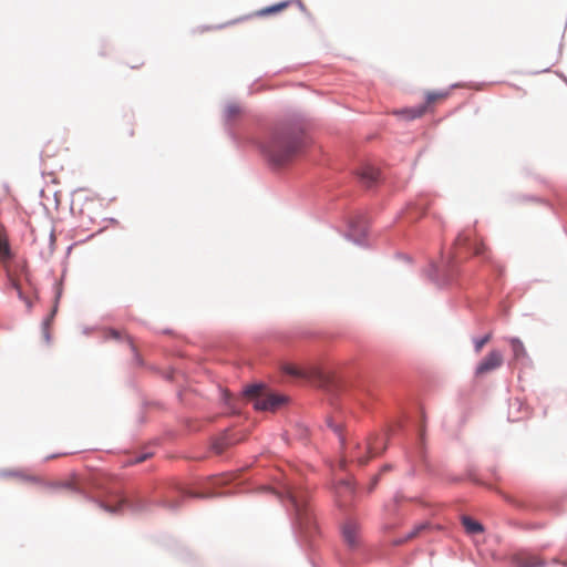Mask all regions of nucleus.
Returning <instances> with one entry per match:
<instances>
[{"mask_svg": "<svg viewBox=\"0 0 567 567\" xmlns=\"http://www.w3.org/2000/svg\"><path fill=\"white\" fill-rule=\"evenodd\" d=\"M231 444V441L228 439V436H223L220 439H218L215 443H214V450L216 451V453L220 454L225 451V449L227 446H229Z\"/></svg>", "mask_w": 567, "mask_h": 567, "instance_id": "19", "label": "nucleus"}, {"mask_svg": "<svg viewBox=\"0 0 567 567\" xmlns=\"http://www.w3.org/2000/svg\"><path fill=\"white\" fill-rule=\"evenodd\" d=\"M358 174L362 183H364L367 186H370L378 179L379 171L372 166L367 165L362 167Z\"/></svg>", "mask_w": 567, "mask_h": 567, "instance_id": "13", "label": "nucleus"}, {"mask_svg": "<svg viewBox=\"0 0 567 567\" xmlns=\"http://www.w3.org/2000/svg\"><path fill=\"white\" fill-rule=\"evenodd\" d=\"M127 503V499L124 498V497H121L117 502V505L115 506H112L110 504H106V505H103L104 509L112 513V514H115V513H118L122 511L123 506L126 505Z\"/></svg>", "mask_w": 567, "mask_h": 567, "instance_id": "20", "label": "nucleus"}, {"mask_svg": "<svg viewBox=\"0 0 567 567\" xmlns=\"http://www.w3.org/2000/svg\"><path fill=\"white\" fill-rule=\"evenodd\" d=\"M288 497L295 508L296 520L299 528L307 535H311L316 527L315 519L311 511L308 506L307 498L302 492L297 489H290Z\"/></svg>", "mask_w": 567, "mask_h": 567, "instance_id": "4", "label": "nucleus"}, {"mask_svg": "<svg viewBox=\"0 0 567 567\" xmlns=\"http://www.w3.org/2000/svg\"><path fill=\"white\" fill-rule=\"evenodd\" d=\"M512 563L515 567H544L546 565L542 557L527 551L513 555Z\"/></svg>", "mask_w": 567, "mask_h": 567, "instance_id": "8", "label": "nucleus"}, {"mask_svg": "<svg viewBox=\"0 0 567 567\" xmlns=\"http://www.w3.org/2000/svg\"><path fill=\"white\" fill-rule=\"evenodd\" d=\"M126 340H127L128 346H130V348L132 349V351H134V352H135V346L133 344L132 339H131L130 337H126Z\"/></svg>", "mask_w": 567, "mask_h": 567, "instance_id": "25", "label": "nucleus"}, {"mask_svg": "<svg viewBox=\"0 0 567 567\" xmlns=\"http://www.w3.org/2000/svg\"><path fill=\"white\" fill-rule=\"evenodd\" d=\"M342 537L349 547H357L360 543L358 524L353 520L346 522L342 526Z\"/></svg>", "mask_w": 567, "mask_h": 567, "instance_id": "9", "label": "nucleus"}, {"mask_svg": "<svg viewBox=\"0 0 567 567\" xmlns=\"http://www.w3.org/2000/svg\"><path fill=\"white\" fill-rule=\"evenodd\" d=\"M368 452H369V456L368 457H361V458L358 460L360 465H365L371 457H373V456L379 454L375 442H369L368 443Z\"/></svg>", "mask_w": 567, "mask_h": 567, "instance_id": "18", "label": "nucleus"}, {"mask_svg": "<svg viewBox=\"0 0 567 567\" xmlns=\"http://www.w3.org/2000/svg\"><path fill=\"white\" fill-rule=\"evenodd\" d=\"M504 363V355L501 350H491L477 364L475 375L482 377L497 370Z\"/></svg>", "mask_w": 567, "mask_h": 567, "instance_id": "7", "label": "nucleus"}, {"mask_svg": "<svg viewBox=\"0 0 567 567\" xmlns=\"http://www.w3.org/2000/svg\"><path fill=\"white\" fill-rule=\"evenodd\" d=\"M378 480H379V476H375V477L372 480V483H371V485H370V487H369V491H370V492H371V491H373V488L377 486V484H378Z\"/></svg>", "mask_w": 567, "mask_h": 567, "instance_id": "24", "label": "nucleus"}, {"mask_svg": "<svg viewBox=\"0 0 567 567\" xmlns=\"http://www.w3.org/2000/svg\"><path fill=\"white\" fill-rule=\"evenodd\" d=\"M491 338H492V333H487L483 338L475 339L474 340L475 352L480 353L482 351V349L484 348V346L489 342Z\"/></svg>", "mask_w": 567, "mask_h": 567, "instance_id": "21", "label": "nucleus"}, {"mask_svg": "<svg viewBox=\"0 0 567 567\" xmlns=\"http://www.w3.org/2000/svg\"><path fill=\"white\" fill-rule=\"evenodd\" d=\"M353 494V487L350 482L342 481L337 486V495L338 497H347Z\"/></svg>", "mask_w": 567, "mask_h": 567, "instance_id": "17", "label": "nucleus"}, {"mask_svg": "<svg viewBox=\"0 0 567 567\" xmlns=\"http://www.w3.org/2000/svg\"><path fill=\"white\" fill-rule=\"evenodd\" d=\"M106 337L113 338V339H120L122 337V332H120L117 330H110V331H107Z\"/></svg>", "mask_w": 567, "mask_h": 567, "instance_id": "23", "label": "nucleus"}, {"mask_svg": "<svg viewBox=\"0 0 567 567\" xmlns=\"http://www.w3.org/2000/svg\"><path fill=\"white\" fill-rule=\"evenodd\" d=\"M506 340L513 352V362H519L527 358L526 348L520 339L513 337Z\"/></svg>", "mask_w": 567, "mask_h": 567, "instance_id": "11", "label": "nucleus"}, {"mask_svg": "<svg viewBox=\"0 0 567 567\" xmlns=\"http://www.w3.org/2000/svg\"><path fill=\"white\" fill-rule=\"evenodd\" d=\"M290 4V1H281L277 4H274V6H270V7H266L264 9H261L259 11V14L260 16H268V14H274V13H278L282 10H285L286 8H288Z\"/></svg>", "mask_w": 567, "mask_h": 567, "instance_id": "16", "label": "nucleus"}, {"mask_svg": "<svg viewBox=\"0 0 567 567\" xmlns=\"http://www.w3.org/2000/svg\"><path fill=\"white\" fill-rule=\"evenodd\" d=\"M390 470V466L389 465H385L381 472H385V471H389Z\"/></svg>", "mask_w": 567, "mask_h": 567, "instance_id": "27", "label": "nucleus"}, {"mask_svg": "<svg viewBox=\"0 0 567 567\" xmlns=\"http://www.w3.org/2000/svg\"><path fill=\"white\" fill-rule=\"evenodd\" d=\"M455 246L472 250L475 256H481L485 260L491 259V251L484 241L476 234L474 226L463 229L455 239Z\"/></svg>", "mask_w": 567, "mask_h": 567, "instance_id": "5", "label": "nucleus"}, {"mask_svg": "<svg viewBox=\"0 0 567 567\" xmlns=\"http://www.w3.org/2000/svg\"><path fill=\"white\" fill-rule=\"evenodd\" d=\"M244 395L247 400L252 402L256 410L260 411L276 412L288 402V396L271 392L261 385L248 386Z\"/></svg>", "mask_w": 567, "mask_h": 567, "instance_id": "3", "label": "nucleus"}, {"mask_svg": "<svg viewBox=\"0 0 567 567\" xmlns=\"http://www.w3.org/2000/svg\"><path fill=\"white\" fill-rule=\"evenodd\" d=\"M2 267L6 270L10 286L17 290L18 297L25 302L28 308H31V301L24 295L25 288L32 286L27 260L22 257H13L6 261Z\"/></svg>", "mask_w": 567, "mask_h": 567, "instance_id": "2", "label": "nucleus"}, {"mask_svg": "<svg viewBox=\"0 0 567 567\" xmlns=\"http://www.w3.org/2000/svg\"><path fill=\"white\" fill-rule=\"evenodd\" d=\"M11 248L9 245L7 234L0 228V264L3 265L6 261L12 259Z\"/></svg>", "mask_w": 567, "mask_h": 567, "instance_id": "12", "label": "nucleus"}, {"mask_svg": "<svg viewBox=\"0 0 567 567\" xmlns=\"http://www.w3.org/2000/svg\"><path fill=\"white\" fill-rule=\"evenodd\" d=\"M451 94V90H442V91H429L425 94V104L420 105L417 107L403 110L401 113L405 115L409 120H414L423 116L429 106L441 103L445 101Z\"/></svg>", "mask_w": 567, "mask_h": 567, "instance_id": "6", "label": "nucleus"}, {"mask_svg": "<svg viewBox=\"0 0 567 567\" xmlns=\"http://www.w3.org/2000/svg\"><path fill=\"white\" fill-rule=\"evenodd\" d=\"M284 371L289 375L306 380H311L318 377L317 370H306L291 363L284 365Z\"/></svg>", "mask_w": 567, "mask_h": 567, "instance_id": "10", "label": "nucleus"}, {"mask_svg": "<svg viewBox=\"0 0 567 567\" xmlns=\"http://www.w3.org/2000/svg\"><path fill=\"white\" fill-rule=\"evenodd\" d=\"M240 111H241L240 107L238 105H236V104H230L225 110L226 116L229 120L235 118L240 113Z\"/></svg>", "mask_w": 567, "mask_h": 567, "instance_id": "22", "label": "nucleus"}, {"mask_svg": "<svg viewBox=\"0 0 567 567\" xmlns=\"http://www.w3.org/2000/svg\"><path fill=\"white\" fill-rule=\"evenodd\" d=\"M462 524L467 533L477 534L484 530L483 525L476 520H473L471 517L463 516Z\"/></svg>", "mask_w": 567, "mask_h": 567, "instance_id": "15", "label": "nucleus"}, {"mask_svg": "<svg viewBox=\"0 0 567 567\" xmlns=\"http://www.w3.org/2000/svg\"><path fill=\"white\" fill-rule=\"evenodd\" d=\"M330 426H331V427L333 429V431H336V432H339V431H340V427H339V426H332L331 424H330Z\"/></svg>", "mask_w": 567, "mask_h": 567, "instance_id": "26", "label": "nucleus"}, {"mask_svg": "<svg viewBox=\"0 0 567 567\" xmlns=\"http://www.w3.org/2000/svg\"><path fill=\"white\" fill-rule=\"evenodd\" d=\"M429 528H430L429 523H426V522L420 523L405 537L393 540V544L394 545L404 544V543L417 537L419 535H421L424 530H426Z\"/></svg>", "mask_w": 567, "mask_h": 567, "instance_id": "14", "label": "nucleus"}, {"mask_svg": "<svg viewBox=\"0 0 567 567\" xmlns=\"http://www.w3.org/2000/svg\"><path fill=\"white\" fill-rule=\"evenodd\" d=\"M305 147L302 132L284 127L276 130L264 144L262 150L267 158L277 166L291 162Z\"/></svg>", "mask_w": 567, "mask_h": 567, "instance_id": "1", "label": "nucleus"}]
</instances>
